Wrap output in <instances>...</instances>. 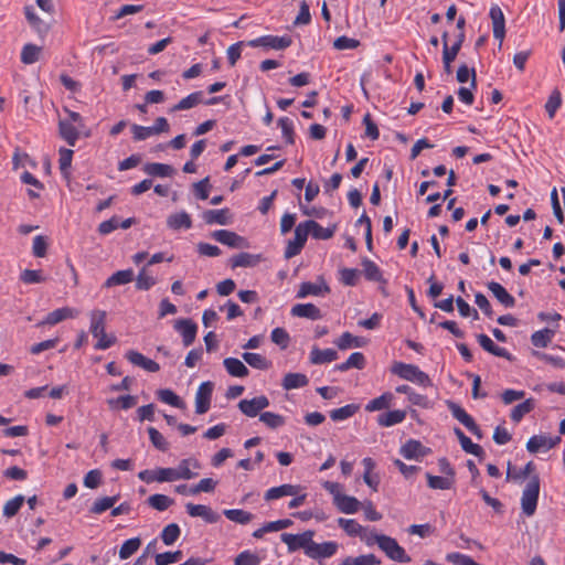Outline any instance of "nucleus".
Masks as SVG:
<instances>
[{"label": "nucleus", "mask_w": 565, "mask_h": 565, "mask_svg": "<svg viewBox=\"0 0 565 565\" xmlns=\"http://www.w3.org/2000/svg\"><path fill=\"white\" fill-rule=\"evenodd\" d=\"M106 311L95 309L89 313L90 318V327L89 331L94 338H97L98 341L95 344L96 350H107L113 344L116 343L117 339L115 335H108L105 332L106 329Z\"/></svg>", "instance_id": "f257e3e1"}, {"label": "nucleus", "mask_w": 565, "mask_h": 565, "mask_svg": "<svg viewBox=\"0 0 565 565\" xmlns=\"http://www.w3.org/2000/svg\"><path fill=\"white\" fill-rule=\"evenodd\" d=\"M392 373L405 381L413 382L423 387H429L433 385L428 374L414 364L395 362L392 366Z\"/></svg>", "instance_id": "f03ea898"}, {"label": "nucleus", "mask_w": 565, "mask_h": 565, "mask_svg": "<svg viewBox=\"0 0 565 565\" xmlns=\"http://www.w3.org/2000/svg\"><path fill=\"white\" fill-rule=\"evenodd\" d=\"M540 495V477L537 475L531 476L529 482L525 484L521 497V509L526 516L534 515L537 507Z\"/></svg>", "instance_id": "7ed1b4c3"}, {"label": "nucleus", "mask_w": 565, "mask_h": 565, "mask_svg": "<svg viewBox=\"0 0 565 565\" xmlns=\"http://www.w3.org/2000/svg\"><path fill=\"white\" fill-rule=\"evenodd\" d=\"M313 536L315 532L308 530L300 534L282 533L280 535V539L287 545L289 553H294L298 550H303L305 554L307 555V551L309 550Z\"/></svg>", "instance_id": "20e7f679"}, {"label": "nucleus", "mask_w": 565, "mask_h": 565, "mask_svg": "<svg viewBox=\"0 0 565 565\" xmlns=\"http://www.w3.org/2000/svg\"><path fill=\"white\" fill-rule=\"evenodd\" d=\"M384 554L392 561L398 563H409L412 561L411 556L406 553L404 547H402L397 541L391 536L385 535L381 539L380 547Z\"/></svg>", "instance_id": "39448f33"}, {"label": "nucleus", "mask_w": 565, "mask_h": 565, "mask_svg": "<svg viewBox=\"0 0 565 565\" xmlns=\"http://www.w3.org/2000/svg\"><path fill=\"white\" fill-rule=\"evenodd\" d=\"M292 44V39L289 35H263L247 42L250 47H265L273 50H285Z\"/></svg>", "instance_id": "423d86ee"}, {"label": "nucleus", "mask_w": 565, "mask_h": 565, "mask_svg": "<svg viewBox=\"0 0 565 565\" xmlns=\"http://www.w3.org/2000/svg\"><path fill=\"white\" fill-rule=\"evenodd\" d=\"M448 409L451 415L460 422L472 435L477 438H482V433L480 427L476 424L475 419L458 404L455 402L447 403Z\"/></svg>", "instance_id": "0eeeda50"}, {"label": "nucleus", "mask_w": 565, "mask_h": 565, "mask_svg": "<svg viewBox=\"0 0 565 565\" xmlns=\"http://www.w3.org/2000/svg\"><path fill=\"white\" fill-rule=\"evenodd\" d=\"M138 478L146 483L175 481L172 468L146 469L138 473Z\"/></svg>", "instance_id": "6e6552de"}, {"label": "nucleus", "mask_w": 565, "mask_h": 565, "mask_svg": "<svg viewBox=\"0 0 565 565\" xmlns=\"http://www.w3.org/2000/svg\"><path fill=\"white\" fill-rule=\"evenodd\" d=\"M213 383L203 382L200 384L195 393V413L199 415L205 414L210 409L211 398L213 393Z\"/></svg>", "instance_id": "1a4fd4ad"}, {"label": "nucleus", "mask_w": 565, "mask_h": 565, "mask_svg": "<svg viewBox=\"0 0 565 565\" xmlns=\"http://www.w3.org/2000/svg\"><path fill=\"white\" fill-rule=\"evenodd\" d=\"M338 547L339 545L337 542L329 541L319 544L312 539L309 550L307 551V556L312 559L329 558L337 553Z\"/></svg>", "instance_id": "9d476101"}, {"label": "nucleus", "mask_w": 565, "mask_h": 565, "mask_svg": "<svg viewBox=\"0 0 565 565\" xmlns=\"http://www.w3.org/2000/svg\"><path fill=\"white\" fill-rule=\"evenodd\" d=\"M561 441L559 437H550L545 435H534L526 443V450L531 454L548 451Z\"/></svg>", "instance_id": "9b49d317"}, {"label": "nucleus", "mask_w": 565, "mask_h": 565, "mask_svg": "<svg viewBox=\"0 0 565 565\" xmlns=\"http://www.w3.org/2000/svg\"><path fill=\"white\" fill-rule=\"evenodd\" d=\"M212 237L218 243L232 248H246L248 243L245 237L227 230H218L212 233Z\"/></svg>", "instance_id": "f8f14e48"}, {"label": "nucleus", "mask_w": 565, "mask_h": 565, "mask_svg": "<svg viewBox=\"0 0 565 565\" xmlns=\"http://www.w3.org/2000/svg\"><path fill=\"white\" fill-rule=\"evenodd\" d=\"M308 238V234L306 232L302 223H299L295 228V237L289 241L287 247L285 249V257L287 259L295 257L300 254Z\"/></svg>", "instance_id": "ddd939ff"}, {"label": "nucleus", "mask_w": 565, "mask_h": 565, "mask_svg": "<svg viewBox=\"0 0 565 565\" xmlns=\"http://www.w3.org/2000/svg\"><path fill=\"white\" fill-rule=\"evenodd\" d=\"M269 406V399L265 395L252 399H242L238 403L239 411L248 417H255L260 411Z\"/></svg>", "instance_id": "4468645a"}, {"label": "nucleus", "mask_w": 565, "mask_h": 565, "mask_svg": "<svg viewBox=\"0 0 565 565\" xmlns=\"http://www.w3.org/2000/svg\"><path fill=\"white\" fill-rule=\"evenodd\" d=\"M429 451V448L415 439L407 440L399 449V454L407 460H420Z\"/></svg>", "instance_id": "2eb2a0df"}, {"label": "nucleus", "mask_w": 565, "mask_h": 565, "mask_svg": "<svg viewBox=\"0 0 565 565\" xmlns=\"http://www.w3.org/2000/svg\"><path fill=\"white\" fill-rule=\"evenodd\" d=\"M173 327L182 335L184 347H190L194 342L198 326L191 319H178Z\"/></svg>", "instance_id": "dca6fc26"}, {"label": "nucleus", "mask_w": 565, "mask_h": 565, "mask_svg": "<svg viewBox=\"0 0 565 565\" xmlns=\"http://www.w3.org/2000/svg\"><path fill=\"white\" fill-rule=\"evenodd\" d=\"M200 462L195 458L182 459L178 467L172 468L174 471V480H190L198 476V472L192 471L193 469H200Z\"/></svg>", "instance_id": "f3484780"}, {"label": "nucleus", "mask_w": 565, "mask_h": 565, "mask_svg": "<svg viewBox=\"0 0 565 565\" xmlns=\"http://www.w3.org/2000/svg\"><path fill=\"white\" fill-rule=\"evenodd\" d=\"M79 311L75 308L63 307L50 312L42 321L36 326L41 327L44 324L54 326L66 319H73L78 316Z\"/></svg>", "instance_id": "a211bd4d"}, {"label": "nucleus", "mask_w": 565, "mask_h": 565, "mask_svg": "<svg viewBox=\"0 0 565 565\" xmlns=\"http://www.w3.org/2000/svg\"><path fill=\"white\" fill-rule=\"evenodd\" d=\"M493 26V36L500 41L499 46H502V42L505 35V19L502 10L498 6H492L489 12Z\"/></svg>", "instance_id": "6ab92c4d"}, {"label": "nucleus", "mask_w": 565, "mask_h": 565, "mask_svg": "<svg viewBox=\"0 0 565 565\" xmlns=\"http://www.w3.org/2000/svg\"><path fill=\"white\" fill-rule=\"evenodd\" d=\"M186 512L193 518H202L207 523H216L220 519L210 507L204 504L186 503Z\"/></svg>", "instance_id": "aec40b11"}, {"label": "nucleus", "mask_w": 565, "mask_h": 565, "mask_svg": "<svg viewBox=\"0 0 565 565\" xmlns=\"http://www.w3.org/2000/svg\"><path fill=\"white\" fill-rule=\"evenodd\" d=\"M300 491V486L285 483L279 487L268 489L265 494V501H273L287 495H297Z\"/></svg>", "instance_id": "412c9836"}, {"label": "nucleus", "mask_w": 565, "mask_h": 565, "mask_svg": "<svg viewBox=\"0 0 565 565\" xmlns=\"http://www.w3.org/2000/svg\"><path fill=\"white\" fill-rule=\"evenodd\" d=\"M126 359L134 365L142 367L148 372H158L160 366L157 362L146 358L143 354L130 350L126 353Z\"/></svg>", "instance_id": "4be33fe9"}, {"label": "nucleus", "mask_w": 565, "mask_h": 565, "mask_svg": "<svg viewBox=\"0 0 565 565\" xmlns=\"http://www.w3.org/2000/svg\"><path fill=\"white\" fill-rule=\"evenodd\" d=\"M487 286L492 295L497 298V300L505 308H512L515 306L514 297L510 295L501 284L497 281H490Z\"/></svg>", "instance_id": "5701e85b"}, {"label": "nucleus", "mask_w": 565, "mask_h": 565, "mask_svg": "<svg viewBox=\"0 0 565 565\" xmlns=\"http://www.w3.org/2000/svg\"><path fill=\"white\" fill-rule=\"evenodd\" d=\"M477 340L484 351L493 354L494 356L504 358L509 361L512 360V355L504 348L494 344L493 341L487 334H478Z\"/></svg>", "instance_id": "b1692460"}, {"label": "nucleus", "mask_w": 565, "mask_h": 565, "mask_svg": "<svg viewBox=\"0 0 565 565\" xmlns=\"http://www.w3.org/2000/svg\"><path fill=\"white\" fill-rule=\"evenodd\" d=\"M291 315L310 320H319L322 318L320 309L313 303H297L291 308Z\"/></svg>", "instance_id": "393cba45"}, {"label": "nucleus", "mask_w": 565, "mask_h": 565, "mask_svg": "<svg viewBox=\"0 0 565 565\" xmlns=\"http://www.w3.org/2000/svg\"><path fill=\"white\" fill-rule=\"evenodd\" d=\"M301 223L305 226L307 234H310L316 239H329L334 234L333 228L323 227L316 221L309 220Z\"/></svg>", "instance_id": "a878e982"}, {"label": "nucleus", "mask_w": 565, "mask_h": 565, "mask_svg": "<svg viewBox=\"0 0 565 565\" xmlns=\"http://www.w3.org/2000/svg\"><path fill=\"white\" fill-rule=\"evenodd\" d=\"M231 218L228 209L207 210L203 213V220L206 224L227 225L231 223Z\"/></svg>", "instance_id": "bb28decb"}, {"label": "nucleus", "mask_w": 565, "mask_h": 565, "mask_svg": "<svg viewBox=\"0 0 565 565\" xmlns=\"http://www.w3.org/2000/svg\"><path fill=\"white\" fill-rule=\"evenodd\" d=\"M330 292L329 286L322 281L321 284H315V282H302L300 285V288L297 292L298 298H305L307 296H321L324 294Z\"/></svg>", "instance_id": "cd10ccee"}, {"label": "nucleus", "mask_w": 565, "mask_h": 565, "mask_svg": "<svg viewBox=\"0 0 565 565\" xmlns=\"http://www.w3.org/2000/svg\"><path fill=\"white\" fill-rule=\"evenodd\" d=\"M337 509L347 514H352L359 511L362 503L354 497L342 494L341 497L335 498V502L333 503Z\"/></svg>", "instance_id": "c85d7f7f"}, {"label": "nucleus", "mask_w": 565, "mask_h": 565, "mask_svg": "<svg viewBox=\"0 0 565 565\" xmlns=\"http://www.w3.org/2000/svg\"><path fill=\"white\" fill-rule=\"evenodd\" d=\"M167 225L173 231H179L181 228L189 230L192 227V220L186 212L182 211L170 214L167 217Z\"/></svg>", "instance_id": "c756f323"}, {"label": "nucleus", "mask_w": 565, "mask_h": 565, "mask_svg": "<svg viewBox=\"0 0 565 565\" xmlns=\"http://www.w3.org/2000/svg\"><path fill=\"white\" fill-rule=\"evenodd\" d=\"M455 435L457 436L461 448L470 455H473L476 457H481L483 455V449L478 444H475L471 441L469 437L465 435V433L460 428L454 429Z\"/></svg>", "instance_id": "7c9ffc66"}, {"label": "nucleus", "mask_w": 565, "mask_h": 565, "mask_svg": "<svg viewBox=\"0 0 565 565\" xmlns=\"http://www.w3.org/2000/svg\"><path fill=\"white\" fill-rule=\"evenodd\" d=\"M143 171L150 177L168 178L172 177L175 172L172 166L151 162L143 166Z\"/></svg>", "instance_id": "2f4dec72"}, {"label": "nucleus", "mask_w": 565, "mask_h": 565, "mask_svg": "<svg viewBox=\"0 0 565 565\" xmlns=\"http://www.w3.org/2000/svg\"><path fill=\"white\" fill-rule=\"evenodd\" d=\"M366 339L353 335L350 332L342 333L341 337L335 341V344L340 350H347L350 348H363L366 345Z\"/></svg>", "instance_id": "473e14b6"}, {"label": "nucleus", "mask_w": 565, "mask_h": 565, "mask_svg": "<svg viewBox=\"0 0 565 565\" xmlns=\"http://www.w3.org/2000/svg\"><path fill=\"white\" fill-rule=\"evenodd\" d=\"M223 365L227 373L235 377H246L249 373L246 365L236 358H226L223 361Z\"/></svg>", "instance_id": "72a5a7b5"}, {"label": "nucleus", "mask_w": 565, "mask_h": 565, "mask_svg": "<svg viewBox=\"0 0 565 565\" xmlns=\"http://www.w3.org/2000/svg\"><path fill=\"white\" fill-rule=\"evenodd\" d=\"M58 132L60 136L70 145L75 146L79 132L78 129L67 120H60L58 122Z\"/></svg>", "instance_id": "f704fd0d"}, {"label": "nucleus", "mask_w": 565, "mask_h": 565, "mask_svg": "<svg viewBox=\"0 0 565 565\" xmlns=\"http://www.w3.org/2000/svg\"><path fill=\"white\" fill-rule=\"evenodd\" d=\"M338 359V353L333 349H324L320 350L319 348H313L310 352V362L312 364H323L335 361Z\"/></svg>", "instance_id": "c9c22d12"}, {"label": "nucleus", "mask_w": 565, "mask_h": 565, "mask_svg": "<svg viewBox=\"0 0 565 565\" xmlns=\"http://www.w3.org/2000/svg\"><path fill=\"white\" fill-rule=\"evenodd\" d=\"M406 417V412L402 409L390 411L381 414L377 418V423L382 427H391L402 423Z\"/></svg>", "instance_id": "e433bc0d"}, {"label": "nucleus", "mask_w": 565, "mask_h": 565, "mask_svg": "<svg viewBox=\"0 0 565 565\" xmlns=\"http://www.w3.org/2000/svg\"><path fill=\"white\" fill-rule=\"evenodd\" d=\"M309 383L307 375L302 373H287L282 380V387L287 391L300 388Z\"/></svg>", "instance_id": "4c0bfd02"}, {"label": "nucleus", "mask_w": 565, "mask_h": 565, "mask_svg": "<svg viewBox=\"0 0 565 565\" xmlns=\"http://www.w3.org/2000/svg\"><path fill=\"white\" fill-rule=\"evenodd\" d=\"M134 279V270L132 269H125V270H118L114 273L110 277L107 278V280L104 284V287L110 288L114 286H120L126 285Z\"/></svg>", "instance_id": "58836bf2"}, {"label": "nucleus", "mask_w": 565, "mask_h": 565, "mask_svg": "<svg viewBox=\"0 0 565 565\" xmlns=\"http://www.w3.org/2000/svg\"><path fill=\"white\" fill-rule=\"evenodd\" d=\"M426 478L428 487L434 490H449L455 484L454 478H447L445 476H434L427 472Z\"/></svg>", "instance_id": "ea45409f"}, {"label": "nucleus", "mask_w": 565, "mask_h": 565, "mask_svg": "<svg viewBox=\"0 0 565 565\" xmlns=\"http://www.w3.org/2000/svg\"><path fill=\"white\" fill-rule=\"evenodd\" d=\"M365 366V356L361 352H354L352 353L349 359L341 363L335 365V370L340 372H345L350 369H358L362 370Z\"/></svg>", "instance_id": "a19ab883"}, {"label": "nucleus", "mask_w": 565, "mask_h": 565, "mask_svg": "<svg viewBox=\"0 0 565 565\" xmlns=\"http://www.w3.org/2000/svg\"><path fill=\"white\" fill-rule=\"evenodd\" d=\"M260 260L259 255H253L249 253H239L231 258L232 268L236 267H253L256 266Z\"/></svg>", "instance_id": "79ce46f5"}, {"label": "nucleus", "mask_w": 565, "mask_h": 565, "mask_svg": "<svg viewBox=\"0 0 565 565\" xmlns=\"http://www.w3.org/2000/svg\"><path fill=\"white\" fill-rule=\"evenodd\" d=\"M555 331L548 328L535 331L531 335V342L536 348H546L553 340Z\"/></svg>", "instance_id": "37998d69"}, {"label": "nucleus", "mask_w": 565, "mask_h": 565, "mask_svg": "<svg viewBox=\"0 0 565 565\" xmlns=\"http://www.w3.org/2000/svg\"><path fill=\"white\" fill-rule=\"evenodd\" d=\"M534 407L535 401L533 398H527L521 404L513 407L510 417L514 423H519L526 414L531 413L534 409Z\"/></svg>", "instance_id": "c03bdc74"}, {"label": "nucleus", "mask_w": 565, "mask_h": 565, "mask_svg": "<svg viewBox=\"0 0 565 565\" xmlns=\"http://www.w3.org/2000/svg\"><path fill=\"white\" fill-rule=\"evenodd\" d=\"M393 399H394V396L392 393H390V392L383 393L381 396L370 401L365 406V411L366 412H376V411H381L384 408H388L391 406Z\"/></svg>", "instance_id": "a18cd8bd"}, {"label": "nucleus", "mask_w": 565, "mask_h": 565, "mask_svg": "<svg viewBox=\"0 0 565 565\" xmlns=\"http://www.w3.org/2000/svg\"><path fill=\"white\" fill-rule=\"evenodd\" d=\"M535 469V465L530 461L527 462L523 469H519L518 471L512 468L511 462L508 463V471H507V480H513V481H520L527 478Z\"/></svg>", "instance_id": "49530a36"}, {"label": "nucleus", "mask_w": 565, "mask_h": 565, "mask_svg": "<svg viewBox=\"0 0 565 565\" xmlns=\"http://www.w3.org/2000/svg\"><path fill=\"white\" fill-rule=\"evenodd\" d=\"M147 503L150 508L157 510V511H166L169 509L173 503L174 500L166 494H152L147 499Z\"/></svg>", "instance_id": "de8ad7c7"}, {"label": "nucleus", "mask_w": 565, "mask_h": 565, "mask_svg": "<svg viewBox=\"0 0 565 565\" xmlns=\"http://www.w3.org/2000/svg\"><path fill=\"white\" fill-rule=\"evenodd\" d=\"M203 94L202 92H194L186 97L182 98L178 104H175L171 111H179L193 108L198 106L202 102Z\"/></svg>", "instance_id": "09e8293b"}, {"label": "nucleus", "mask_w": 565, "mask_h": 565, "mask_svg": "<svg viewBox=\"0 0 565 565\" xmlns=\"http://www.w3.org/2000/svg\"><path fill=\"white\" fill-rule=\"evenodd\" d=\"M243 360L254 369L267 370L271 363L262 354L245 352L242 355Z\"/></svg>", "instance_id": "8fccbe9b"}, {"label": "nucleus", "mask_w": 565, "mask_h": 565, "mask_svg": "<svg viewBox=\"0 0 565 565\" xmlns=\"http://www.w3.org/2000/svg\"><path fill=\"white\" fill-rule=\"evenodd\" d=\"M223 513L230 521L238 524H247L254 518L250 512L241 509H228L224 510Z\"/></svg>", "instance_id": "3c124183"}, {"label": "nucleus", "mask_w": 565, "mask_h": 565, "mask_svg": "<svg viewBox=\"0 0 565 565\" xmlns=\"http://www.w3.org/2000/svg\"><path fill=\"white\" fill-rule=\"evenodd\" d=\"M380 561L374 554L360 555L356 557L348 556L338 565H377Z\"/></svg>", "instance_id": "603ef678"}, {"label": "nucleus", "mask_w": 565, "mask_h": 565, "mask_svg": "<svg viewBox=\"0 0 565 565\" xmlns=\"http://www.w3.org/2000/svg\"><path fill=\"white\" fill-rule=\"evenodd\" d=\"M359 411V406L354 404H348L343 407L332 409L330 417L334 422L345 420L352 417Z\"/></svg>", "instance_id": "864d4df0"}, {"label": "nucleus", "mask_w": 565, "mask_h": 565, "mask_svg": "<svg viewBox=\"0 0 565 565\" xmlns=\"http://www.w3.org/2000/svg\"><path fill=\"white\" fill-rule=\"evenodd\" d=\"M141 546V540L139 537H132L122 543L119 550V558L127 559L134 555Z\"/></svg>", "instance_id": "5fc2aeb1"}, {"label": "nucleus", "mask_w": 565, "mask_h": 565, "mask_svg": "<svg viewBox=\"0 0 565 565\" xmlns=\"http://www.w3.org/2000/svg\"><path fill=\"white\" fill-rule=\"evenodd\" d=\"M338 524L350 536H360L363 533L364 526L352 519H338Z\"/></svg>", "instance_id": "6e6d98bb"}, {"label": "nucleus", "mask_w": 565, "mask_h": 565, "mask_svg": "<svg viewBox=\"0 0 565 565\" xmlns=\"http://www.w3.org/2000/svg\"><path fill=\"white\" fill-rule=\"evenodd\" d=\"M157 395H158V398L166 404H169L177 408L184 407L183 401L173 391H171L169 388L159 390L157 392Z\"/></svg>", "instance_id": "4d7b16f0"}, {"label": "nucleus", "mask_w": 565, "mask_h": 565, "mask_svg": "<svg viewBox=\"0 0 565 565\" xmlns=\"http://www.w3.org/2000/svg\"><path fill=\"white\" fill-rule=\"evenodd\" d=\"M41 47L34 44H25L21 52V61L24 64H33L39 61Z\"/></svg>", "instance_id": "13d9d810"}, {"label": "nucleus", "mask_w": 565, "mask_h": 565, "mask_svg": "<svg viewBox=\"0 0 565 565\" xmlns=\"http://www.w3.org/2000/svg\"><path fill=\"white\" fill-rule=\"evenodd\" d=\"M362 266H363V273H364V276L366 279H369L371 281L383 280L381 269L374 262H372L370 259H364L362 262Z\"/></svg>", "instance_id": "bf43d9fd"}, {"label": "nucleus", "mask_w": 565, "mask_h": 565, "mask_svg": "<svg viewBox=\"0 0 565 565\" xmlns=\"http://www.w3.org/2000/svg\"><path fill=\"white\" fill-rule=\"evenodd\" d=\"M118 499L119 495L100 498L94 502V504L90 508V512L94 514H100L106 510L113 508L115 503L118 501Z\"/></svg>", "instance_id": "052dcab7"}, {"label": "nucleus", "mask_w": 565, "mask_h": 565, "mask_svg": "<svg viewBox=\"0 0 565 565\" xmlns=\"http://www.w3.org/2000/svg\"><path fill=\"white\" fill-rule=\"evenodd\" d=\"M180 527L177 523H170L163 527L161 540L166 545H172L180 536Z\"/></svg>", "instance_id": "680f3d73"}, {"label": "nucleus", "mask_w": 565, "mask_h": 565, "mask_svg": "<svg viewBox=\"0 0 565 565\" xmlns=\"http://www.w3.org/2000/svg\"><path fill=\"white\" fill-rule=\"evenodd\" d=\"M156 282V278L147 271L146 267H142L136 278V288L139 290H149Z\"/></svg>", "instance_id": "e2e57ef3"}, {"label": "nucleus", "mask_w": 565, "mask_h": 565, "mask_svg": "<svg viewBox=\"0 0 565 565\" xmlns=\"http://www.w3.org/2000/svg\"><path fill=\"white\" fill-rule=\"evenodd\" d=\"M72 159H73V150L66 149V148L60 149V159H58L60 170H61L63 177H65V178H68L71 174L70 168L72 164Z\"/></svg>", "instance_id": "0e129e2a"}, {"label": "nucleus", "mask_w": 565, "mask_h": 565, "mask_svg": "<svg viewBox=\"0 0 565 565\" xmlns=\"http://www.w3.org/2000/svg\"><path fill=\"white\" fill-rule=\"evenodd\" d=\"M262 558L254 552L243 551L234 558V565H259Z\"/></svg>", "instance_id": "69168bd1"}, {"label": "nucleus", "mask_w": 565, "mask_h": 565, "mask_svg": "<svg viewBox=\"0 0 565 565\" xmlns=\"http://www.w3.org/2000/svg\"><path fill=\"white\" fill-rule=\"evenodd\" d=\"M24 502V497L22 494L15 495L11 500L7 501L3 507V515L7 518L14 516Z\"/></svg>", "instance_id": "338daca9"}, {"label": "nucleus", "mask_w": 565, "mask_h": 565, "mask_svg": "<svg viewBox=\"0 0 565 565\" xmlns=\"http://www.w3.org/2000/svg\"><path fill=\"white\" fill-rule=\"evenodd\" d=\"M182 558V552H166L154 556L156 565H169L179 562Z\"/></svg>", "instance_id": "774afa93"}]
</instances>
